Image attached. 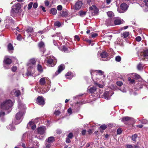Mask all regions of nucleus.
I'll use <instances>...</instances> for the list:
<instances>
[{"label":"nucleus","instance_id":"1","mask_svg":"<svg viewBox=\"0 0 148 148\" xmlns=\"http://www.w3.org/2000/svg\"><path fill=\"white\" fill-rule=\"evenodd\" d=\"M13 106L12 101L10 99L7 100L1 103V108L4 110H8L11 108Z\"/></svg>","mask_w":148,"mask_h":148},{"label":"nucleus","instance_id":"2","mask_svg":"<svg viewBox=\"0 0 148 148\" xmlns=\"http://www.w3.org/2000/svg\"><path fill=\"white\" fill-rule=\"evenodd\" d=\"M21 8V5L20 3L16 4L15 5L12 7V9L11 11V15L13 17L16 15L18 12L19 10Z\"/></svg>","mask_w":148,"mask_h":148},{"label":"nucleus","instance_id":"3","mask_svg":"<svg viewBox=\"0 0 148 148\" xmlns=\"http://www.w3.org/2000/svg\"><path fill=\"white\" fill-rule=\"evenodd\" d=\"M120 8L121 10L118 8V11L120 13H123L127 9L128 6L126 3H123L121 5Z\"/></svg>","mask_w":148,"mask_h":148},{"label":"nucleus","instance_id":"4","mask_svg":"<svg viewBox=\"0 0 148 148\" xmlns=\"http://www.w3.org/2000/svg\"><path fill=\"white\" fill-rule=\"evenodd\" d=\"M56 59L49 58L47 61V65L49 67H53L56 64Z\"/></svg>","mask_w":148,"mask_h":148},{"label":"nucleus","instance_id":"5","mask_svg":"<svg viewBox=\"0 0 148 148\" xmlns=\"http://www.w3.org/2000/svg\"><path fill=\"white\" fill-rule=\"evenodd\" d=\"M36 103L39 105L43 106L45 104V101L43 97L42 96H38L36 99Z\"/></svg>","mask_w":148,"mask_h":148},{"label":"nucleus","instance_id":"6","mask_svg":"<svg viewBox=\"0 0 148 148\" xmlns=\"http://www.w3.org/2000/svg\"><path fill=\"white\" fill-rule=\"evenodd\" d=\"M140 55L143 58L142 59V60L148 59V49L144 50L141 52Z\"/></svg>","mask_w":148,"mask_h":148},{"label":"nucleus","instance_id":"7","mask_svg":"<svg viewBox=\"0 0 148 148\" xmlns=\"http://www.w3.org/2000/svg\"><path fill=\"white\" fill-rule=\"evenodd\" d=\"M65 66L63 64H61L58 67V70L55 73V75L56 76L60 73L63 70L65 69Z\"/></svg>","mask_w":148,"mask_h":148},{"label":"nucleus","instance_id":"8","mask_svg":"<svg viewBox=\"0 0 148 148\" xmlns=\"http://www.w3.org/2000/svg\"><path fill=\"white\" fill-rule=\"evenodd\" d=\"M59 15L64 17H67L68 15L67 10L66 9H63L62 11L60 12Z\"/></svg>","mask_w":148,"mask_h":148},{"label":"nucleus","instance_id":"9","mask_svg":"<svg viewBox=\"0 0 148 148\" xmlns=\"http://www.w3.org/2000/svg\"><path fill=\"white\" fill-rule=\"evenodd\" d=\"M83 4L82 2L80 1L77 2L75 4L74 8L75 10H79Z\"/></svg>","mask_w":148,"mask_h":148},{"label":"nucleus","instance_id":"10","mask_svg":"<svg viewBox=\"0 0 148 148\" xmlns=\"http://www.w3.org/2000/svg\"><path fill=\"white\" fill-rule=\"evenodd\" d=\"M45 130V128L44 127H40L38 128L37 132L39 134L42 135L44 134Z\"/></svg>","mask_w":148,"mask_h":148},{"label":"nucleus","instance_id":"11","mask_svg":"<svg viewBox=\"0 0 148 148\" xmlns=\"http://www.w3.org/2000/svg\"><path fill=\"white\" fill-rule=\"evenodd\" d=\"M26 31L28 34V37L32 36V34L34 32L33 28L31 27H28L26 29Z\"/></svg>","mask_w":148,"mask_h":148},{"label":"nucleus","instance_id":"12","mask_svg":"<svg viewBox=\"0 0 148 148\" xmlns=\"http://www.w3.org/2000/svg\"><path fill=\"white\" fill-rule=\"evenodd\" d=\"M23 116V113L22 112H19L17 113L16 115V118L17 120H20Z\"/></svg>","mask_w":148,"mask_h":148},{"label":"nucleus","instance_id":"13","mask_svg":"<svg viewBox=\"0 0 148 148\" xmlns=\"http://www.w3.org/2000/svg\"><path fill=\"white\" fill-rule=\"evenodd\" d=\"M131 118L129 116H125L122 117L121 121L125 123V121H128L131 120Z\"/></svg>","mask_w":148,"mask_h":148},{"label":"nucleus","instance_id":"14","mask_svg":"<svg viewBox=\"0 0 148 148\" xmlns=\"http://www.w3.org/2000/svg\"><path fill=\"white\" fill-rule=\"evenodd\" d=\"M4 63L7 64H10L12 63V60L8 58H5L3 61Z\"/></svg>","mask_w":148,"mask_h":148},{"label":"nucleus","instance_id":"15","mask_svg":"<svg viewBox=\"0 0 148 148\" xmlns=\"http://www.w3.org/2000/svg\"><path fill=\"white\" fill-rule=\"evenodd\" d=\"M57 13V10L55 8H52L50 9V13L53 15H56Z\"/></svg>","mask_w":148,"mask_h":148},{"label":"nucleus","instance_id":"16","mask_svg":"<svg viewBox=\"0 0 148 148\" xmlns=\"http://www.w3.org/2000/svg\"><path fill=\"white\" fill-rule=\"evenodd\" d=\"M129 33L128 32H123L122 34H121V36L123 38H127L128 37L129 35Z\"/></svg>","mask_w":148,"mask_h":148},{"label":"nucleus","instance_id":"17","mask_svg":"<svg viewBox=\"0 0 148 148\" xmlns=\"http://www.w3.org/2000/svg\"><path fill=\"white\" fill-rule=\"evenodd\" d=\"M8 50L9 52L11 51L14 50V47L12 45L11 43H9L7 46Z\"/></svg>","mask_w":148,"mask_h":148},{"label":"nucleus","instance_id":"18","mask_svg":"<svg viewBox=\"0 0 148 148\" xmlns=\"http://www.w3.org/2000/svg\"><path fill=\"white\" fill-rule=\"evenodd\" d=\"M96 88L93 86L88 89L89 92L91 93H94L96 91Z\"/></svg>","mask_w":148,"mask_h":148},{"label":"nucleus","instance_id":"19","mask_svg":"<svg viewBox=\"0 0 148 148\" xmlns=\"http://www.w3.org/2000/svg\"><path fill=\"white\" fill-rule=\"evenodd\" d=\"M100 56L102 58H105L108 56V54L107 52L104 51L101 53Z\"/></svg>","mask_w":148,"mask_h":148},{"label":"nucleus","instance_id":"20","mask_svg":"<svg viewBox=\"0 0 148 148\" xmlns=\"http://www.w3.org/2000/svg\"><path fill=\"white\" fill-rule=\"evenodd\" d=\"M13 92L15 96L16 97H18L21 95V92L18 90H14Z\"/></svg>","mask_w":148,"mask_h":148},{"label":"nucleus","instance_id":"21","mask_svg":"<svg viewBox=\"0 0 148 148\" xmlns=\"http://www.w3.org/2000/svg\"><path fill=\"white\" fill-rule=\"evenodd\" d=\"M137 69L138 70H141L143 69V64L142 62H140L138 64L137 66Z\"/></svg>","mask_w":148,"mask_h":148},{"label":"nucleus","instance_id":"22","mask_svg":"<svg viewBox=\"0 0 148 148\" xmlns=\"http://www.w3.org/2000/svg\"><path fill=\"white\" fill-rule=\"evenodd\" d=\"M137 138V135L136 134H134L132 136L131 139L134 143H135L136 142V139Z\"/></svg>","mask_w":148,"mask_h":148},{"label":"nucleus","instance_id":"23","mask_svg":"<svg viewBox=\"0 0 148 148\" xmlns=\"http://www.w3.org/2000/svg\"><path fill=\"white\" fill-rule=\"evenodd\" d=\"M55 140L53 136H51L48 138V142L49 143H52Z\"/></svg>","mask_w":148,"mask_h":148},{"label":"nucleus","instance_id":"24","mask_svg":"<svg viewBox=\"0 0 148 148\" xmlns=\"http://www.w3.org/2000/svg\"><path fill=\"white\" fill-rule=\"evenodd\" d=\"M114 23L116 25H120L121 24V21L120 19H116L114 21Z\"/></svg>","mask_w":148,"mask_h":148},{"label":"nucleus","instance_id":"25","mask_svg":"<svg viewBox=\"0 0 148 148\" xmlns=\"http://www.w3.org/2000/svg\"><path fill=\"white\" fill-rule=\"evenodd\" d=\"M38 46L40 48H44L45 46V45L44 43L42 41H41L38 43Z\"/></svg>","mask_w":148,"mask_h":148},{"label":"nucleus","instance_id":"26","mask_svg":"<svg viewBox=\"0 0 148 148\" xmlns=\"http://www.w3.org/2000/svg\"><path fill=\"white\" fill-rule=\"evenodd\" d=\"M45 83V81L44 78H41L40 80V84L41 85H44Z\"/></svg>","mask_w":148,"mask_h":148},{"label":"nucleus","instance_id":"27","mask_svg":"<svg viewBox=\"0 0 148 148\" xmlns=\"http://www.w3.org/2000/svg\"><path fill=\"white\" fill-rule=\"evenodd\" d=\"M37 70L40 72H42L43 70L42 67L41 65L38 64L37 66Z\"/></svg>","mask_w":148,"mask_h":148},{"label":"nucleus","instance_id":"28","mask_svg":"<svg viewBox=\"0 0 148 148\" xmlns=\"http://www.w3.org/2000/svg\"><path fill=\"white\" fill-rule=\"evenodd\" d=\"M109 93L108 92H105L103 96L105 99H108L109 97Z\"/></svg>","mask_w":148,"mask_h":148},{"label":"nucleus","instance_id":"29","mask_svg":"<svg viewBox=\"0 0 148 148\" xmlns=\"http://www.w3.org/2000/svg\"><path fill=\"white\" fill-rule=\"evenodd\" d=\"M107 127V126L105 124H103L101 125L99 127V128L102 129V130H106Z\"/></svg>","mask_w":148,"mask_h":148},{"label":"nucleus","instance_id":"30","mask_svg":"<svg viewBox=\"0 0 148 148\" xmlns=\"http://www.w3.org/2000/svg\"><path fill=\"white\" fill-rule=\"evenodd\" d=\"M79 15L81 16H83L86 14V12L83 11H81L79 12Z\"/></svg>","mask_w":148,"mask_h":148},{"label":"nucleus","instance_id":"31","mask_svg":"<svg viewBox=\"0 0 148 148\" xmlns=\"http://www.w3.org/2000/svg\"><path fill=\"white\" fill-rule=\"evenodd\" d=\"M92 6L94 8L93 11L95 13H97L99 11L98 9L97 8L96 6L95 5H93Z\"/></svg>","mask_w":148,"mask_h":148},{"label":"nucleus","instance_id":"32","mask_svg":"<svg viewBox=\"0 0 148 148\" xmlns=\"http://www.w3.org/2000/svg\"><path fill=\"white\" fill-rule=\"evenodd\" d=\"M141 123L143 124H147L148 123V121L146 119H143L140 121Z\"/></svg>","mask_w":148,"mask_h":148},{"label":"nucleus","instance_id":"33","mask_svg":"<svg viewBox=\"0 0 148 148\" xmlns=\"http://www.w3.org/2000/svg\"><path fill=\"white\" fill-rule=\"evenodd\" d=\"M128 80L129 81L130 83L132 84L135 83V80L134 79H132L130 77H129Z\"/></svg>","mask_w":148,"mask_h":148},{"label":"nucleus","instance_id":"34","mask_svg":"<svg viewBox=\"0 0 148 148\" xmlns=\"http://www.w3.org/2000/svg\"><path fill=\"white\" fill-rule=\"evenodd\" d=\"M121 60V57L119 56H116L115 57V60L118 62H120Z\"/></svg>","mask_w":148,"mask_h":148},{"label":"nucleus","instance_id":"35","mask_svg":"<svg viewBox=\"0 0 148 148\" xmlns=\"http://www.w3.org/2000/svg\"><path fill=\"white\" fill-rule=\"evenodd\" d=\"M122 130L121 128H118L117 131V134H121L122 132Z\"/></svg>","mask_w":148,"mask_h":148},{"label":"nucleus","instance_id":"36","mask_svg":"<svg viewBox=\"0 0 148 148\" xmlns=\"http://www.w3.org/2000/svg\"><path fill=\"white\" fill-rule=\"evenodd\" d=\"M62 51L64 52H66L68 51V49L64 45L62 46Z\"/></svg>","mask_w":148,"mask_h":148},{"label":"nucleus","instance_id":"37","mask_svg":"<svg viewBox=\"0 0 148 148\" xmlns=\"http://www.w3.org/2000/svg\"><path fill=\"white\" fill-rule=\"evenodd\" d=\"M94 84L95 86H98L99 88H103V86L102 85L99 84L98 83H97L96 82H95L94 83Z\"/></svg>","mask_w":148,"mask_h":148},{"label":"nucleus","instance_id":"38","mask_svg":"<svg viewBox=\"0 0 148 148\" xmlns=\"http://www.w3.org/2000/svg\"><path fill=\"white\" fill-rule=\"evenodd\" d=\"M29 62L33 65H34L36 63V61L34 59H32L30 60Z\"/></svg>","mask_w":148,"mask_h":148},{"label":"nucleus","instance_id":"39","mask_svg":"<svg viewBox=\"0 0 148 148\" xmlns=\"http://www.w3.org/2000/svg\"><path fill=\"white\" fill-rule=\"evenodd\" d=\"M107 14L109 17H112L113 16V13L111 11H109L107 12Z\"/></svg>","mask_w":148,"mask_h":148},{"label":"nucleus","instance_id":"40","mask_svg":"<svg viewBox=\"0 0 148 148\" xmlns=\"http://www.w3.org/2000/svg\"><path fill=\"white\" fill-rule=\"evenodd\" d=\"M71 74V72H68L65 75L66 78L67 79H71V78H69L68 76H70Z\"/></svg>","mask_w":148,"mask_h":148},{"label":"nucleus","instance_id":"41","mask_svg":"<svg viewBox=\"0 0 148 148\" xmlns=\"http://www.w3.org/2000/svg\"><path fill=\"white\" fill-rule=\"evenodd\" d=\"M134 76L135 77V79H140L141 78V77L140 76V75H138L136 73L134 74Z\"/></svg>","mask_w":148,"mask_h":148},{"label":"nucleus","instance_id":"42","mask_svg":"<svg viewBox=\"0 0 148 148\" xmlns=\"http://www.w3.org/2000/svg\"><path fill=\"white\" fill-rule=\"evenodd\" d=\"M33 5V3L32 2H30L28 4V10H30L31 9Z\"/></svg>","mask_w":148,"mask_h":148},{"label":"nucleus","instance_id":"43","mask_svg":"<svg viewBox=\"0 0 148 148\" xmlns=\"http://www.w3.org/2000/svg\"><path fill=\"white\" fill-rule=\"evenodd\" d=\"M74 39L75 40H77L79 41L80 40V38L79 36L78 35H75L74 36Z\"/></svg>","mask_w":148,"mask_h":148},{"label":"nucleus","instance_id":"44","mask_svg":"<svg viewBox=\"0 0 148 148\" xmlns=\"http://www.w3.org/2000/svg\"><path fill=\"white\" fill-rule=\"evenodd\" d=\"M123 84V82L121 81H118L116 82V84L117 86H121Z\"/></svg>","mask_w":148,"mask_h":148},{"label":"nucleus","instance_id":"45","mask_svg":"<svg viewBox=\"0 0 148 148\" xmlns=\"http://www.w3.org/2000/svg\"><path fill=\"white\" fill-rule=\"evenodd\" d=\"M57 9L59 11L61 10L62 9V7L61 5H58L57 7Z\"/></svg>","mask_w":148,"mask_h":148},{"label":"nucleus","instance_id":"46","mask_svg":"<svg viewBox=\"0 0 148 148\" xmlns=\"http://www.w3.org/2000/svg\"><path fill=\"white\" fill-rule=\"evenodd\" d=\"M68 138L71 139L73 137V135L72 133H70L69 134L68 136Z\"/></svg>","mask_w":148,"mask_h":148},{"label":"nucleus","instance_id":"47","mask_svg":"<svg viewBox=\"0 0 148 148\" xmlns=\"http://www.w3.org/2000/svg\"><path fill=\"white\" fill-rule=\"evenodd\" d=\"M136 40L138 42H140L141 40V38L140 36H138L136 37Z\"/></svg>","mask_w":148,"mask_h":148},{"label":"nucleus","instance_id":"48","mask_svg":"<svg viewBox=\"0 0 148 148\" xmlns=\"http://www.w3.org/2000/svg\"><path fill=\"white\" fill-rule=\"evenodd\" d=\"M17 70V68L16 66H13L12 68V71L15 72Z\"/></svg>","mask_w":148,"mask_h":148},{"label":"nucleus","instance_id":"49","mask_svg":"<svg viewBox=\"0 0 148 148\" xmlns=\"http://www.w3.org/2000/svg\"><path fill=\"white\" fill-rule=\"evenodd\" d=\"M126 148H133V146L131 145L127 144L125 146Z\"/></svg>","mask_w":148,"mask_h":148},{"label":"nucleus","instance_id":"50","mask_svg":"<svg viewBox=\"0 0 148 148\" xmlns=\"http://www.w3.org/2000/svg\"><path fill=\"white\" fill-rule=\"evenodd\" d=\"M62 132V131L60 129H58L56 130V133L58 134H60Z\"/></svg>","mask_w":148,"mask_h":148},{"label":"nucleus","instance_id":"51","mask_svg":"<svg viewBox=\"0 0 148 148\" xmlns=\"http://www.w3.org/2000/svg\"><path fill=\"white\" fill-rule=\"evenodd\" d=\"M143 2L145 3V5L148 7V0H143Z\"/></svg>","mask_w":148,"mask_h":148},{"label":"nucleus","instance_id":"52","mask_svg":"<svg viewBox=\"0 0 148 148\" xmlns=\"http://www.w3.org/2000/svg\"><path fill=\"white\" fill-rule=\"evenodd\" d=\"M60 112L58 110L57 111H55L54 112V114L56 115H58L60 114Z\"/></svg>","mask_w":148,"mask_h":148},{"label":"nucleus","instance_id":"53","mask_svg":"<svg viewBox=\"0 0 148 148\" xmlns=\"http://www.w3.org/2000/svg\"><path fill=\"white\" fill-rule=\"evenodd\" d=\"M21 34H19L17 36L16 39L18 40H20L21 39Z\"/></svg>","mask_w":148,"mask_h":148},{"label":"nucleus","instance_id":"54","mask_svg":"<svg viewBox=\"0 0 148 148\" xmlns=\"http://www.w3.org/2000/svg\"><path fill=\"white\" fill-rule=\"evenodd\" d=\"M98 35V34L96 33H94L92 34L91 36L92 38H94L95 37Z\"/></svg>","mask_w":148,"mask_h":148},{"label":"nucleus","instance_id":"55","mask_svg":"<svg viewBox=\"0 0 148 148\" xmlns=\"http://www.w3.org/2000/svg\"><path fill=\"white\" fill-rule=\"evenodd\" d=\"M99 74H100V75H102L103 72L101 70H98L96 71Z\"/></svg>","mask_w":148,"mask_h":148},{"label":"nucleus","instance_id":"56","mask_svg":"<svg viewBox=\"0 0 148 148\" xmlns=\"http://www.w3.org/2000/svg\"><path fill=\"white\" fill-rule=\"evenodd\" d=\"M86 132V130H83L82 131V134L83 135H85Z\"/></svg>","mask_w":148,"mask_h":148},{"label":"nucleus","instance_id":"57","mask_svg":"<svg viewBox=\"0 0 148 148\" xmlns=\"http://www.w3.org/2000/svg\"><path fill=\"white\" fill-rule=\"evenodd\" d=\"M38 7V4L37 3H34L33 5V8H36Z\"/></svg>","mask_w":148,"mask_h":148},{"label":"nucleus","instance_id":"58","mask_svg":"<svg viewBox=\"0 0 148 148\" xmlns=\"http://www.w3.org/2000/svg\"><path fill=\"white\" fill-rule=\"evenodd\" d=\"M70 138H69L68 137L67 138H66V143H70L71 142V141L70 140Z\"/></svg>","mask_w":148,"mask_h":148},{"label":"nucleus","instance_id":"59","mask_svg":"<svg viewBox=\"0 0 148 148\" xmlns=\"http://www.w3.org/2000/svg\"><path fill=\"white\" fill-rule=\"evenodd\" d=\"M61 24L59 22H57L56 23V25L58 27H60L61 26Z\"/></svg>","mask_w":148,"mask_h":148},{"label":"nucleus","instance_id":"60","mask_svg":"<svg viewBox=\"0 0 148 148\" xmlns=\"http://www.w3.org/2000/svg\"><path fill=\"white\" fill-rule=\"evenodd\" d=\"M67 112L68 113H70V114H71L72 113V111L71 108H69L67 110Z\"/></svg>","mask_w":148,"mask_h":148},{"label":"nucleus","instance_id":"61","mask_svg":"<svg viewBox=\"0 0 148 148\" xmlns=\"http://www.w3.org/2000/svg\"><path fill=\"white\" fill-rule=\"evenodd\" d=\"M45 5L46 6H47L49 5V2L48 1H47L45 2Z\"/></svg>","mask_w":148,"mask_h":148},{"label":"nucleus","instance_id":"62","mask_svg":"<svg viewBox=\"0 0 148 148\" xmlns=\"http://www.w3.org/2000/svg\"><path fill=\"white\" fill-rule=\"evenodd\" d=\"M40 8H42V10L44 12H46V10H45V7H44L42 5H41L40 6Z\"/></svg>","mask_w":148,"mask_h":148},{"label":"nucleus","instance_id":"63","mask_svg":"<svg viewBox=\"0 0 148 148\" xmlns=\"http://www.w3.org/2000/svg\"><path fill=\"white\" fill-rule=\"evenodd\" d=\"M5 114V112H0V117L1 116H3Z\"/></svg>","mask_w":148,"mask_h":148},{"label":"nucleus","instance_id":"64","mask_svg":"<svg viewBox=\"0 0 148 148\" xmlns=\"http://www.w3.org/2000/svg\"><path fill=\"white\" fill-rule=\"evenodd\" d=\"M36 125L34 124V125H33L31 127V128L33 130H34L35 129V128H36Z\"/></svg>","mask_w":148,"mask_h":148}]
</instances>
